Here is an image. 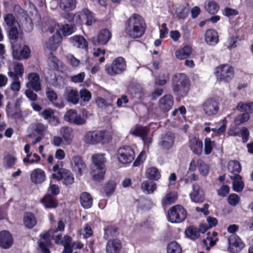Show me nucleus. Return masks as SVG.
<instances>
[{
	"mask_svg": "<svg viewBox=\"0 0 253 253\" xmlns=\"http://www.w3.org/2000/svg\"><path fill=\"white\" fill-rule=\"evenodd\" d=\"M228 169L230 172L229 175L240 176L239 173L241 170V166L240 163L236 161H231L228 163Z\"/></svg>",
	"mask_w": 253,
	"mask_h": 253,
	"instance_id": "38",
	"label": "nucleus"
},
{
	"mask_svg": "<svg viewBox=\"0 0 253 253\" xmlns=\"http://www.w3.org/2000/svg\"><path fill=\"white\" fill-rule=\"evenodd\" d=\"M122 249V244L117 240H109L106 245V253H119Z\"/></svg>",
	"mask_w": 253,
	"mask_h": 253,
	"instance_id": "29",
	"label": "nucleus"
},
{
	"mask_svg": "<svg viewBox=\"0 0 253 253\" xmlns=\"http://www.w3.org/2000/svg\"><path fill=\"white\" fill-rule=\"evenodd\" d=\"M80 95L84 102H88L92 97L91 93L86 88H82L80 90Z\"/></svg>",
	"mask_w": 253,
	"mask_h": 253,
	"instance_id": "55",
	"label": "nucleus"
},
{
	"mask_svg": "<svg viewBox=\"0 0 253 253\" xmlns=\"http://www.w3.org/2000/svg\"><path fill=\"white\" fill-rule=\"evenodd\" d=\"M202 107L205 114L209 116L216 114L219 109L217 102L212 99L206 100L203 103Z\"/></svg>",
	"mask_w": 253,
	"mask_h": 253,
	"instance_id": "16",
	"label": "nucleus"
},
{
	"mask_svg": "<svg viewBox=\"0 0 253 253\" xmlns=\"http://www.w3.org/2000/svg\"><path fill=\"white\" fill-rule=\"evenodd\" d=\"M228 250L231 253L240 252L244 247V244L242 240L237 235L233 234L228 238Z\"/></svg>",
	"mask_w": 253,
	"mask_h": 253,
	"instance_id": "11",
	"label": "nucleus"
},
{
	"mask_svg": "<svg viewBox=\"0 0 253 253\" xmlns=\"http://www.w3.org/2000/svg\"><path fill=\"white\" fill-rule=\"evenodd\" d=\"M65 99L69 103L74 105L77 104L80 100L78 91L74 89H67L64 93Z\"/></svg>",
	"mask_w": 253,
	"mask_h": 253,
	"instance_id": "24",
	"label": "nucleus"
},
{
	"mask_svg": "<svg viewBox=\"0 0 253 253\" xmlns=\"http://www.w3.org/2000/svg\"><path fill=\"white\" fill-rule=\"evenodd\" d=\"M204 8L208 13L212 14L216 13L219 9V6L212 0H206L205 2Z\"/></svg>",
	"mask_w": 253,
	"mask_h": 253,
	"instance_id": "36",
	"label": "nucleus"
},
{
	"mask_svg": "<svg viewBox=\"0 0 253 253\" xmlns=\"http://www.w3.org/2000/svg\"><path fill=\"white\" fill-rule=\"evenodd\" d=\"M30 126L37 133L41 135L46 130V126L40 123L31 124Z\"/></svg>",
	"mask_w": 253,
	"mask_h": 253,
	"instance_id": "54",
	"label": "nucleus"
},
{
	"mask_svg": "<svg viewBox=\"0 0 253 253\" xmlns=\"http://www.w3.org/2000/svg\"><path fill=\"white\" fill-rule=\"evenodd\" d=\"M13 244V238L9 232L3 230L0 232V247L3 249L9 248Z\"/></svg>",
	"mask_w": 253,
	"mask_h": 253,
	"instance_id": "21",
	"label": "nucleus"
},
{
	"mask_svg": "<svg viewBox=\"0 0 253 253\" xmlns=\"http://www.w3.org/2000/svg\"><path fill=\"white\" fill-rule=\"evenodd\" d=\"M187 216V212L180 205H177L171 207L168 211V220L171 223H180Z\"/></svg>",
	"mask_w": 253,
	"mask_h": 253,
	"instance_id": "5",
	"label": "nucleus"
},
{
	"mask_svg": "<svg viewBox=\"0 0 253 253\" xmlns=\"http://www.w3.org/2000/svg\"><path fill=\"white\" fill-rule=\"evenodd\" d=\"M24 223L26 227L32 228L36 224L37 220L33 213L26 212L24 217Z\"/></svg>",
	"mask_w": 253,
	"mask_h": 253,
	"instance_id": "41",
	"label": "nucleus"
},
{
	"mask_svg": "<svg viewBox=\"0 0 253 253\" xmlns=\"http://www.w3.org/2000/svg\"><path fill=\"white\" fill-rule=\"evenodd\" d=\"M41 202L46 208H55L57 205L55 199L49 195H47L43 198Z\"/></svg>",
	"mask_w": 253,
	"mask_h": 253,
	"instance_id": "46",
	"label": "nucleus"
},
{
	"mask_svg": "<svg viewBox=\"0 0 253 253\" xmlns=\"http://www.w3.org/2000/svg\"><path fill=\"white\" fill-rule=\"evenodd\" d=\"M92 163L91 175L93 180L100 181L104 179L105 172V158L103 154H96L92 156Z\"/></svg>",
	"mask_w": 253,
	"mask_h": 253,
	"instance_id": "2",
	"label": "nucleus"
},
{
	"mask_svg": "<svg viewBox=\"0 0 253 253\" xmlns=\"http://www.w3.org/2000/svg\"><path fill=\"white\" fill-rule=\"evenodd\" d=\"M8 75L9 77L12 79L13 81L11 84L10 87L11 89L14 91H18L21 87V82L18 77H16L12 73V71H9L8 72Z\"/></svg>",
	"mask_w": 253,
	"mask_h": 253,
	"instance_id": "47",
	"label": "nucleus"
},
{
	"mask_svg": "<svg viewBox=\"0 0 253 253\" xmlns=\"http://www.w3.org/2000/svg\"><path fill=\"white\" fill-rule=\"evenodd\" d=\"M198 169L200 174L203 176H206L209 173L210 167L203 160L199 158H193L190 161L188 171L194 172Z\"/></svg>",
	"mask_w": 253,
	"mask_h": 253,
	"instance_id": "7",
	"label": "nucleus"
},
{
	"mask_svg": "<svg viewBox=\"0 0 253 253\" xmlns=\"http://www.w3.org/2000/svg\"><path fill=\"white\" fill-rule=\"evenodd\" d=\"M4 20L6 24V25L8 26H15L17 25L19 26L18 23L15 21V19L14 16L12 14H7L4 17Z\"/></svg>",
	"mask_w": 253,
	"mask_h": 253,
	"instance_id": "56",
	"label": "nucleus"
},
{
	"mask_svg": "<svg viewBox=\"0 0 253 253\" xmlns=\"http://www.w3.org/2000/svg\"><path fill=\"white\" fill-rule=\"evenodd\" d=\"M126 62L123 57L115 58L111 64L106 65L105 69L107 73L111 76H115L123 73L126 70Z\"/></svg>",
	"mask_w": 253,
	"mask_h": 253,
	"instance_id": "4",
	"label": "nucleus"
},
{
	"mask_svg": "<svg viewBox=\"0 0 253 253\" xmlns=\"http://www.w3.org/2000/svg\"><path fill=\"white\" fill-rule=\"evenodd\" d=\"M52 177L57 180H62L64 184L68 185L72 184L74 182V176L70 170L63 169L59 171V175L56 173L52 174Z\"/></svg>",
	"mask_w": 253,
	"mask_h": 253,
	"instance_id": "15",
	"label": "nucleus"
},
{
	"mask_svg": "<svg viewBox=\"0 0 253 253\" xmlns=\"http://www.w3.org/2000/svg\"><path fill=\"white\" fill-rule=\"evenodd\" d=\"M30 177L33 182L42 183L45 180V172L41 169H37L32 172Z\"/></svg>",
	"mask_w": 253,
	"mask_h": 253,
	"instance_id": "28",
	"label": "nucleus"
},
{
	"mask_svg": "<svg viewBox=\"0 0 253 253\" xmlns=\"http://www.w3.org/2000/svg\"><path fill=\"white\" fill-rule=\"evenodd\" d=\"M134 156L133 149L128 146L121 147L118 150V159L123 164L130 163L134 160Z\"/></svg>",
	"mask_w": 253,
	"mask_h": 253,
	"instance_id": "8",
	"label": "nucleus"
},
{
	"mask_svg": "<svg viewBox=\"0 0 253 253\" xmlns=\"http://www.w3.org/2000/svg\"><path fill=\"white\" fill-rule=\"evenodd\" d=\"M146 28L144 19L140 15L134 13L126 22L125 32L130 38H138L143 35Z\"/></svg>",
	"mask_w": 253,
	"mask_h": 253,
	"instance_id": "1",
	"label": "nucleus"
},
{
	"mask_svg": "<svg viewBox=\"0 0 253 253\" xmlns=\"http://www.w3.org/2000/svg\"><path fill=\"white\" fill-rule=\"evenodd\" d=\"M61 40L62 36L60 33L54 34L46 42V47L50 51L56 50Z\"/></svg>",
	"mask_w": 253,
	"mask_h": 253,
	"instance_id": "23",
	"label": "nucleus"
},
{
	"mask_svg": "<svg viewBox=\"0 0 253 253\" xmlns=\"http://www.w3.org/2000/svg\"><path fill=\"white\" fill-rule=\"evenodd\" d=\"M205 41L209 45H215L218 42V35L214 30L209 29L205 34Z\"/></svg>",
	"mask_w": 253,
	"mask_h": 253,
	"instance_id": "32",
	"label": "nucleus"
},
{
	"mask_svg": "<svg viewBox=\"0 0 253 253\" xmlns=\"http://www.w3.org/2000/svg\"><path fill=\"white\" fill-rule=\"evenodd\" d=\"M50 231L42 235L44 241L40 242L39 243V246L43 253H50V251L48 248V247L50 245V242L48 241V238L50 236Z\"/></svg>",
	"mask_w": 253,
	"mask_h": 253,
	"instance_id": "42",
	"label": "nucleus"
},
{
	"mask_svg": "<svg viewBox=\"0 0 253 253\" xmlns=\"http://www.w3.org/2000/svg\"><path fill=\"white\" fill-rule=\"evenodd\" d=\"M146 176L150 179L157 180L160 178L161 175L156 168L151 167L146 170Z\"/></svg>",
	"mask_w": 253,
	"mask_h": 253,
	"instance_id": "44",
	"label": "nucleus"
},
{
	"mask_svg": "<svg viewBox=\"0 0 253 253\" xmlns=\"http://www.w3.org/2000/svg\"><path fill=\"white\" fill-rule=\"evenodd\" d=\"M168 79V74H164L158 76V77L156 79L155 83L156 84L162 86L166 84Z\"/></svg>",
	"mask_w": 253,
	"mask_h": 253,
	"instance_id": "61",
	"label": "nucleus"
},
{
	"mask_svg": "<svg viewBox=\"0 0 253 253\" xmlns=\"http://www.w3.org/2000/svg\"><path fill=\"white\" fill-rule=\"evenodd\" d=\"M60 133L66 144H70L73 141L74 135L72 128L63 126L60 129Z\"/></svg>",
	"mask_w": 253,
	"mask_h": 253,
	"instance_id": "27",
	"label": "nucleus"
},
{
	"mask_svg": "<svg viewBox=\"0 0 253 253\" xmlns=\"http://www.w3.org/2000/svg\"><path fill=\"white\" fill-rule=\"evenodd\" d=\"M239 197L236 194H230L228 199V203L232 205L235 206L239 202Z\"/></svg>",
	"mask_w": 253,
	"mask_h": 253,
	"instance_id": "63",
	"label": "nucleus"
},
{
	"mask_svg": "<svg viewBox=\"0 0 253 253\" xmlns=\"http://www.w3.org/2000/svg\"><path fill=\"white\" fill-rule=\"evenodd\" d=\"M12 56L14 58L21 60L27 59L30 55V49L28 46L24 45L21 47L20 43L12 42Z\"/></svg>",
	"mask_w": 253,
	"mask_h": 253,
	"instance_id": "9",
	"label": "nucleus"
},
{
	"mask_svg": "<svg viewBox=\"0 0 253 253\" xmlns=\"http://www.w3.org/2000/svg\"><path fill=\"white\" fill-rule=\"evenodd\" d=\"M207 226L206 224L201 225L198 229L194 226H190L185 231L186 236L191 240H195L200 236V232L204 233L207 230Z\"/></svg>",
	"mask_w": 253,
	"mask_h": 253,
	"instance_id": "18",
	"label": "nucleus"
},
{
	"mask_svg": "<svg viewBox=\"0 0 253 253\" xmlns=\"http://www.w3.org/2000/svg\"><path fill=\"white\" fill-rule=\"evenodd\" d=\"M28 80L26 86L28 88H32L36 92H39L42 90V82L40 75L35 72H32L27 75Z\"/></svg>",
	"mask_w": 253,
	"mask_h": 253,
	"instance_id": "10",
	"label": "nucleus"
},
{
	"mask_svg": "<svg viewBox=\"0 0 253 253\" xmlns=\"http://www.w3.org/2000/svg\"><path fill=\"white\" fill-rule=\"evenodd\" d=\"M112 37L111 33L106 29L101 30L96 37H93L92 42L95 45L106 44Z\"/></svg>",
	"mask_w": 253,
	"mask_h": 253,
	"instance_id": "13",
	"label": "nucleus"
},
{
	"mask_svg": "<svg viewBox=\"0 0 253 253\" xmlns=\"http://www.w3.org/2000/svg\"><path fill=\"white\" fill-rule=\"evenodd\" d=\"M95 103L98 108L102 109H105L107 107L112 105V102L111 101L101 97H97L96 98Z\"/></svg>",
	"mask_w": 253,
	"mask_h": 253,
	"instance_id": "51",
	"label": "nucleus"
},
{
	"mask_svg": "<svg viewBox=\"0 0 253 253\" xmlns=\"http://www.w3.org/2000/svg\"><path fill=\"white\" fill-rule=\"evenodd\" d=\"M192 52V47L189 45H185L183 48L176 50L175 55L177 59L182 60L188 58Z\"/></svg>",
	"mask_w": 253,
	"mask_h": 253,
	"instance_id": "34",
	"label": "nucleus"
},
{
	"mask_svg": "<svg viewBox=\"0 0 253 253\" xmlns=\"http://www.w3.org/2000/svg\"><path fill=\"white\" fill-rule=\"evenodd\" d=\"M80 202L81 205L85 209L90 208L92 205L91 196L87 192H84L81 194Z\"/></svg>",
	"mask_w": 253,
	"mask_h": 253,
	"instance_id": "37",
	"label": "nucleus"
},
{
	"mask_svg": "<svg viewBox=\"0 0 253 253\" xmlns=\"http://www.w3.org/2000/svg\"><path fill=\"white\" fill-rule=\"evenodd\" d=\"M83 12L86 19V25L91 26L97 22L95 14L87 8L83 9Z\"/></svg>",
	"mask_w": 253,
	"mask_h": 253,
	"instance_id": "40",
	"label": "nucleus"
},
{
	"mask_svg": "<svg viewBox=\"0 0 253 253\" xmlns=\"http://www.w3.org/2000/svg\"><path fill=\"white\" fill-rule=\"evenodd\" d=\"M34 90H33L32 88H27L25 91V94L26 96V97L32 102H35L38 100V95L34 92Z\"/></svg>",
	"mask_w": 253,
	"mask_h": 253,
	"instance_id": "60",
	"label": "nucleus"
},
{
	"mask_svg": "<svg viewBox=\"0 0 253 253\" xmlns=\"http://www.w3.org/2000/svg\"><path fill=\"white\" fill-rule=\"evenodd\" d=\"M226 129V125L225 123L223 124L218 128H210V127H205L204 130L207 132H209L211 130L213 131L215 134H219L225 131Z\"/></svg>",
	"mask_w": 253,
	"mask_h": 253,
	"instance_id": "59",
	"label": "nucleus"
},
{
	"mask_svg": "<svg viewBox=\"0 0 253 253\" xmlns=\"http://www.w3.org/2000/svg\"><path fill=\"white\" fill-rule=\"evenodd\" d=\"M189 196L191 201L195 203H201L205 200L203 191L196 183L193 185L192 191L190 193Z\"/></svg>",
	"mask_w": 253,
	"mask_h": 253,
	"instance_id": "19",
	"label": "nucleus"
},
{
	"mask_svg": "<svg viewBox=\"0 0 253 253\" xmlns=\"http://www.w3.org/2000/svg\"><path fill=\"white\" fill-rule=\"evenodd\" d=\"M17 159L10 155L5 156L3 158V165L5 168L9 169L13 168Z\"/></svg>",
	"mask_w": 253,
	"mask_h": 253,
	"instance_id": "49",
	"label": "nucleus"
},
{
	"mask_svg": "<svg viewBox=\"0 0 253 253\" xmlns=\"http://www.w3.org/2000/svg\"><path fill=\"white\" fill-rule=\"evenodd\" d=\"M115 183L114 181L108 182L104 188V191L107 196H109L113 193L115 191Z\"/></svg>",
	"mask_w": 253,
	"mask_h": 253,
	"instance_id": "62",
	"label": "nucleus"
},
{
	"mask_svg": "<svg viewBox=\"0 0 253 253\" xmlns=\"http://www.w3.org/2000/svg\"><path fill=\"white\" fill-rule=\"evenodd\" d=\"M214 146V142L211 141L210 138H206L205 139V149L204 152L206 155H209L211 153V151Z\"/></svg>",
	"mask_w": 253,
	"mask_h": 253,
	"instance_id": "53",
	"label": "nucleus"
},
{
	"mask_svg": "<svg viewBox=\"0 0 253 253\" xmlns=\"http://www.w3.org/2000/svg\"><path fill=\"white\" fill-rule=\"evenodd\" d=\"M14 72H12V73L16 77H22L24 73V67L22 63H17L14 64Z\"/></svg>",
	"mask_w": 253,
	"mask_h": 253,
	"instance_id": "58",
	"label": "nucleus"
},
{
	"mask_svg": "<svg viewBox=\"0 0 253 253\" xmlns=\"http://www.w3.org/2000/svg\"><path fill=\"white\" fill-rule=\"evenodd\" d=\"M46 95L49 100L52 103H53L57 99L56 93L53 90L49 88L46 90Z\"/></svg>",
	"mask_w": 253,
	"mask_h": 253,
	"instance_id": "64",
	"label": "nucleus"
},
{
	"mask_svg": "<svg viewBox=\"0 0 253 253\" xmlns=\"http://www.w3.org/2000/svg\"><path fill=\"white\" fill-rule=\"evenodd\" d=\"M177 199V195L175 192H170L167 194L162 200V204L163 206L169 205L175 202Z\"/></svg>",
	"mask_w": 253,
	"mask_h": 253,
	"instance_id": "43",
	"label": "nucleus"
},
{
	"mask_svg": "<svg viewBox=\"0 0 253 253\" xmlns=\"http://www.w3.org/2000/svg\"><path fill=\"white\" fill-rule=\"evenodd\" d=\"M172 89L174 93L179 96L183 97L189 90L188 79L185 74L178 73L172 78Z\"/></svg>",
	"mask_w": 253,
	"mask_h": 253,
	"instance_id": "3",
	"label": "nucleus"
},
{
	"mask_svg": "<svg viewBox=\"0 0 253 253\" xmlns=\"http://www.w3.org/2000/svg\"><path fill=\"white\" fill-rule=\"evenodd\" d=\"M141 189L143 192L147 194L153 193L156 189V184L153 182L145 181L141 184Z\"/></svg>",
	"mask_w": 253,
	"mask_h": 253,
	"instance_id": "39",
	"label": "nucleus"
},
{
	"mask_svg": "<svg viewBox=\"0 0 253 253\" xmlns=\"http://www.w3.org/2000/svg\"><path fill=\"white\" fill-rule=\"evenodd\" d=\"M64 119L68 123L77 126L84 125L86 122L85 120L81 115L78 114L76 110L73 109H69L65 113Z\"/></svg>",
	"mask_w": 253,
	"mask_h": 253,
	"instance_id": "12",
	"label": "nucleus"
},
{
	"mask_svg": "<svg viewBox=\"0 0 253 253\" xmlns=\"http://www.w3.org/2000/svg\"><path fill=\"white\" fill-rule=\"evenodd\" d=\"M173 104V97L170 95H166L159 100V107L163 112L169 111Z\"/></svg>",
	"mask_w": 253,
	"mask_h": 253,
	"instance_id": "25",
	"label": "nucleus"
},
{
	"mask_svg": "<svg viewBox=\"0 0 253 253\" xmlns=\"http://www.w3.org/2000/svg\"><path fill=\"white\" fill-rule=\"evenodd\" d=\"M70 40L71 43L75 47L83 49L87 47L88 43L86 40L82 36H75L71 37Z\"/></svg>",
	"mask_w": 253,
	"mask_h": 253,
	"instance_id": "31",
	"label": "nucleus"
},
{
	"mask_svg": "<svg viewBox=\"0 0 253 253\" xmlns=\"http://www.w3.org/2000/svg\"><path fill=\"white\" fill-rule=\"evenodd\" d=\"M250 118L248 113H243L238 115L234 120V122L236 125H240L245 122H247Z\"/></svg>",
	"mask_w": 253,
	"mask_h": 253,
	"instance_id": "57",
	"label": "nucleus"
},
{
	"mask_svg": "<svg viewBox=\"0 0 253 253\" xmlns=\"http://www.w3.org/2000/svg\"><path fill=\"white\" fill-rule=\"evenodd\" d=\"M77 3L76 0H60L59 6L62 10L68 12L75 9Z\"/></svg>",
	"mask_w": 253,
	"mask_h": 253,
	"instance_id": "33",
	"label": "nucleus"
},
{
	"mask_svg": "<svg viewBox=\"0 0 253 253\" xmlns=\"http://www.w3.org/2000/svg\"><path fill=\"white\" fill-rule=\"evenodd\" d=\"M229 177L233 179V190L237 192H241L244 187V184L242 180V177L241 176H235V175H229Z\"/></svg>",
	"mask_w": 253,
	"mask_h": 253,
	"instance_id": "35",
	"label": "nucleus"
},
{
	"mask_svg": "<svg viewBox=\"0 0 253 253\" xmlns=\"http://www.w3.org/2000/svg\"><path fill=\"white\" fill-rule=\"evenodd\" d=\"M9 38L10 40L11 44L12 42L19 43L17 41L18 38V31L17 26L12 27L9 32Z\"/></svg>",
	"mask_w": 253,
	"mask_h": 253,
	"instance_id": "52",
	"label": "nucleus"
},
{
	"mask_svg": "<svg viewBox=\"0 0 253 253\" xmlns=\"http://www.w3.org/2000/svg\"><path fill=\"white\" fill-rule=\"evenodd\" d=\"M189 147L194 154L198 156L202 154L203 144L201 140L196 137L191 138L189 141Z\"/></svg>",
	"mask_w": 253,
	"mask_h": 253,
	"instance_id": "26",
	"label": "nucleus"
},
{
	"mask_svg": "<svg viewBox=\"0 0 253 253\" xmlns=\"http://www.w3.org/2000/svg\"><path fill=\"white\" fill-rule=\"evenodd\" d=\"M71 165L73 170L79 175L82 174L83 171L86 168L85 164L79 156H75L72 157L71 160Z\"/></svg>",
	"mask_w": 253,
	"mask_h": 253,
	"instance_id": "20",
	"label": "nucleus"
},
{
	"mask_svg": "<svg viewBox=\"0 0 253 253\" xmlns=\"http://www.w3.org/2000/svg\"><path fill=\"white\" fill-rule=\"evenodd\" d=\"M41 116L52 125H56L59 122L58 118L55 115V111L50 108L43 110L41 113Z\"/></svg>",
	"mask_w": 253,
	"mask_h": 253,
	"instance_id": "22",
	"label": "nucleus"
},
{
	"mask_svg": "<svg viewBox=\"0 0 253 253\" xmlns=\"http://www.w3.org/2000/svg\"><path fill=\"white\" fill-rule=\"evenodd\" d=\"M148 129L146 127L136 126L131 129L130 133L135 136H140L142 139L147 135Z\"/></svg>",
	"mask_w": 253,
	"mask_h": 253,
	"instance_id": "45",
	"label": "nucleus"
},
{
	"mask_svg": "<svg viewBox=\"0 0 253 253\" xmlns=\"http://www.w3.org/2000/svg\"><path fill=\"white\" fill-rule=\"evenodd\" d=\"M167 253H181L182 249L180 245L176 242L169 243L167 248Z\"/></svg>",
	"mask_w": 253,
	"mask_h": 253,
	"instance_id": "50",
	"label": "nucleus"
},
{
	"mask_svg": "<svg viewBox=\"0 0 253 253\" xmlns=\"http://www.w3.org/2000/svg\"><path fill=\"white\" fill-rule=\"evenodd\" d=\"M237 109L241 112H246V113H253V102L244 103L242 102L238 103Z\"/></svg>",
	"mask_w": 253,
	"mask_h": 253,
	"instance_id": "48",
	"label": "nucleus"
},
{
	"mask_svg": "<svg viewBox=\"0 0 253 253\" xmlns=\"http://www.w3.org/2000/svg\"><path fill=\"white\" fill-rule=\"evenodd\" d=\"M215 74L219 81L228 82L233 78L234 70L228 64H222L215 68Z\"/></svg>",
	"mask_w": 253,
	"mask_h": 253,
	"instance_id": "6",
	"label": "nucleus"
},
{
	"mask_svg": "<svg viewBox=\"0 0 253 253\" xmlns=\"http://www.w3.org/2000/svg\"><path fill=\"white\" fill-rule=\"evenodd\" d=\"M104 137V131H89L84 135V141L88 144H95L101 142Z\"/></svg>",
	"mask_w": 253,
	"mask_h": 253,
	"instance_id": "14",
	"label": "nucleus"
},
{
	"mask_svg": "<svg viewBox=\"0 0 253 253\" xmlns=\"http://www.w3.org/2000/svg\"><path fill=\"white\" fill-rule=\"evenodd\" d=\"M174 140V134L172 132H168L162 134L159 143L160 146L163 149L169 150L173 146Z\"/></svg>",
	"mask_w": 253,
	"mask_h": 253,
	"instance_id": "17",
	"label": "nucleus"
},
{
	"mask_svg": "<svg viewBox=\"0 0 253 253\" xmlns=\"http://www.w3.org/2000/svg\"><path fill=\"white\" fill-rule=\"evenodd\" d=\"M207 238L203 241L204 245L206 247L208 250H209L211 247L214 246L218 241L217 237V233L213 231L212 233L208 232L207 233Z\"/></svg>",
	"mask_w": 253,
	"mask_h": 253,
	"instance_id": "30",
	"label": "nucleus"
}]
</instances>
